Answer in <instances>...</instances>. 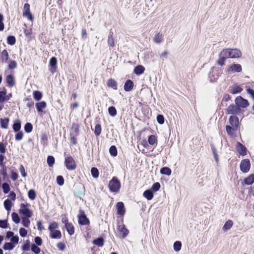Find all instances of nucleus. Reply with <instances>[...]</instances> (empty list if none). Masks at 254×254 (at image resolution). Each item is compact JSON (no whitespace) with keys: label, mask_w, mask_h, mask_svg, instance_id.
<instances>
[{"label":"nucleus","mask_w":254,"mask_h":254,"mask_svg":"<svg viewBox=\"0 0 254 254\" xmlns=\"http://www.w3.org/2000/svg\"><path fill=\"white\" fill-rule=\"evenodd\" d=\"M145 68L141 65H139L134 68V72L137 75L141 74L144 72Z\"/></svg>","instance_id":"obj_21"},{"label":"nucleus","mask_w":254,"mask_h":254,"mask_svg":"<svg viewBox=\"0 0 254 254\" xmlns=\"http://www.w3.org/2000/svg\"><path fill=\"white\" fill-rule=\"evenodd\" d=\"M59 227L58 224L54 222L50 223L49 226V230L50 231V237L52 239H61L62 234L59 230H56Z\"/></svg>","instance_id":"obj_2"},{"label":"nucleus","mask_w":254,"mask_h":254,"mask_svg":"<svg viewBox=\"0 0 254 254\" xmlns=\"http://www.w3.org/2000/svg\"><path fill=\"white\" fill-rule=\"evenodd\" d=\"M91 173L93 177L95 178H97L99 176V171L96 168H92L91 170Z\"/></svg>","instance_id":"obj_50"},{"label":"nucleus","mask_w":254,"mask_h":254,"mask_svg":"<svg viewBox=\"0 0 254 254\" xmlns=\"http://www.w3.org/2000/svg\"><path fill=\"white\" fill-rule=\"evenodd\" d=\"M23 137V133L22 131H18V132L15 134V139L17 141H19L22 139Z\"/></svg>","instance_id":"obj_57"},{"label":"nucleus","mask_w":254,"mask_h":254,"mask_svg":"<svg viewBox=\"0 0 254 254\" xmlns=\"http://www.w3.org/2000/svg\"><path fill=\"white\" fill-rule=\"evenodd\" d=\"M22 223L24 226L27 227L29 226L30 223V220L28 217H23L22 218Z\"/></svg>","instance_id":"obj_51"},{"label":"nucleus","mask_w":254,"mask_h":254,"mask_svg":"<svg viewBox=\"0 0 254 254\" xmlns=\"http://www.w3.org/2000/svg\"><path fill=\"white\" fill-rule=\"evenodd\" d=\"M27 234V231L25 229L23 228H21L20 229L19 234L21 237H25L26 236Z\"/></svg>","instance_id":"obj_62"},{"label":"nucleus","mask_w":254,"mask_h":254,"mask_svg":"<svg viewBox=\"0 0 254 254\" xmlns=\"http://www.w3.org/2000/svg\"><path fill=\"white\" fill-rule=\"evenodd\" d=\"M57 182L59 185H63L64 184V178L62 176H58L57 178Z\"/></svg>","instance_id":"obj_55"},{"label":"nucleus","mask_w":254,"mask_h":254,"mask_svg":"<svg viewBox=\"0 0 254 254\" xmlns=\"http://www.w3.org/2000/svg\"><path fill=\"white\" fill-rule=\"evenodd\" d=\"M19 212L25 216L24 217L30 218L32 215V211L27 208H24L23 209H20Z\"/></svg>","instance_id":"obj_16"},{"label":"nucleus","mask_w":254,"mask_h":254,"mask_svg":"<svg viewBox=\"0 0 254 254\" xmlns=\"http://www.w3.org/2000/svg\"><path fill=\"white\" fill-rule=\"evenodd\" d=\"M109 152L113 156H116L117 155V150L115 146L112 145L110 147Z\"/></svg>","instance_id":"obj_43"},{"label":"nucleus","mask_w":254,"mask_h":254,"mask_svg":"<svg viewBox=\"0 0 254 254\" xmlns=\"http://www.w3.org/2000/svg\"><path fill=\"white\" fill-rule=\"evenodd\" d=\"M229 123L233 127L237 128L239 126V119L236 116H231L229 118Z\"/></svg>","instance_id":"obj_15"},{"label":"nucleus","mask_w":254,"mask_h":254,"mask_svg":"<svg viewBox=\"0 0 254 254\" xmlns=\"http://www.w3.org/2000/svg\"><path fill=\"white\" fill-rule=\"evenodd\" d=\"M108 44L109 46L112 47H114L115 46V40L113 38V32L111 31H110L108 35Z\"/></svg>","instance_id":"obj_19"},{"label":"nucleus","mask_w":254,"mask_h":254,"mask_svg":"<svg viewBox=\"0 0 254 254\" xmlns=\"http://www.w3.org/2000/svg\"><path fill=\"white\" fill-rule=\"evenodd\" d=\"M220 72L218 70H212L210 72L209 76L211 78V81H215L219 77Z\"/></svg>","instance_id":"obj_17"},{"label":"nucleus","mask_w":254,"mask_h":254,"mask_svg":"<svg viewBox=\"0 0 254 254\" xmlns=\"http://www.w3.org/2000/svg\"><path fill=\"white\" fill-rule=\"evenodd\" d=\"M6 152V145L2 142L0 143V152L4 154Z\"/></svg>","instance_id":"obj_60"},{"label":"nucleus","mask_w":254,"mask_h":254,"mask_svg":"<svg viewBox=\"0 0 254 254\" xmlns=\"http://www.w3.org/2000/svg\"><path fill=\"white\" fill-rule=\"evenodd\" d=\"M143 196L148 200H151L153 197V194L151 190H148L143 192Z\"/></svg>","instance_id":"obj_30"},{"label":"nucleus","mask_w":254,"mask_h":254,"mask_svg":"<svg viewBox=\"0 0 254 254\" xmlns=\"http://www.w3.org/2000/svg\"><path fill=\"white\" fill-rule=\"evenodd\" d=\"M227 113L232 115H239L243 112V110L240 108L237 104H231L226 109Z\"/></svg>","instance_id":"obj_4"},{"label":"nucleus","mask_w":254,"mask_h":254,"mask_svg":"<svg viewBox=\"0 0 254 254\" xmlns=\"http://www.w3.org/2000/svg\"><path fill=\"white\" fill-rule=\"evenodd\" d=\"M11 204H12V203H11V201L8 199H6L4 202V208L7 211H9L10 210L11 207Z\"/></svg>","instance_id":"obj_38"},{"label":"nucleus","mask_w":254,"mask_h":254,"mask_svg":"<svg viewBox=\"0 0 254 254\" xmlns=\"http://www.w3.org/2000/svg\"><path fill=\"white\" fill-rule=\"evenodd\" d=\"M241 52L237 49H225L223 50L219 55V59L217 61L218 65L223 66L228 58H237L241 56Z\"/></svg>","instance_id":"obj_1"},{"label":"nucleus","mask_w":254,"mask_h":254,"mask_svg":"<svg viewBox=\"0 0 254 254\" xmlns=\"http://www.w3.org/2000/svg\"><path fill=\"white\" fill-rule=\"evenodd\" d=\"M160 188V185L159 183H154L151 188V189L153 190L154 191H156L158 190Z\"/></svg>","instance_id":"obj_58"},{"label":"nucleus","mask_w":254,"mask_h":254,"mask_svg":"<svg viewBox=\"0 0 254 254\" xmlns=\"http://www.w3.org/2000/svg\"><path fill=\"white\" fill-rule=\"evenodd\" d=\"M116 208L117 209V214L121 215L124 216L126 212V209L124 206V204L122 202H118L116 205Z\"/></svg>","instance_id":"obj_12"},{"label":"nucleus","mask_w":254,"mask_h":254,"mask_svg":"<svg viewBox=\"0 0 254 254\" xmlns=\"http://www.w3.org/2000/svg\"><path fill=\"white\" fill-rule=\"evenodd\" d=\"M118 230L120 237L123 239L125 238L127 236L129 232L128 230L122 223L118 224Z\"/></svg>","instance_id":"obj_8"},{"label":"nucleus","mask_w":254,"mask_h":254,"mask_svg":"<svg viewBox=\"0 0 254 254\" xmlns=\"http://www.w3.org/2000/svg\"><path fill=\"white\" fill-rule=\"evenodd\" d=\"M242 70V68L240 64H232L227 69V71L235 72H240Z\"/></svg>","instance_id":"obj_13"},{"label":"nucleus","mask_w":254,"mask_h":254,"mask_svg":"<svg viewBox=\"0 0 254 254\" xmlns=\"http://www.w3.org/2000/svg\"><path fill=\"white\" fill-rule=\"evenodd\" d=\"M42 97V93L38 91H35L33 92V97L37 101L40 100Z\"/></svg>","instance_id":"obj_39"},{"label":"nucleus","mask_w":254,"mask_h":254,"mask_svg":"<svg viewBox=\"0 0 254 254\" xmlns=\"http://www.w3.org/2000/svg\"><path fill=\"white\" fill-rule=\"evenodd\" d=\"M182 244L180 241H176L174 244V249L176 252H179L181 249Z\"/></svg>","instance_id":"obj_40"},{"label":"nucleus","mask_w":254,"mask_h":254,"mask_svg":"<svg viewBox=\"0 0 254 254\" xmlns=\"http://www.w3.org/2000/svg\"><path fill=\"white\" fill-rule=\"evenodd\" d=\"M10 241L14 245L17 244L19 241V237L17 236H13L11 238Z\"/></svg>","instance_id":"obj_61"},{"label":"nucleus","mask_w":254,"mask_h":254,"mask_svg":"<svg viewBox=\"0 0 254 254\" xmlns=\"http://www.w3.org/2000/svg\"><path fill=\"white\" fill-rule=\"evenodd\" d=\"M101 132V127L100 124H97L95 127L94 133L96 136H99Z\"/></svg>","instance_id":"obj_44"},{"label":"nucleus","mask_w":254,"mask_h":254,"mask_svg":"<svg viewBox=\"0 0 254 254\" xmlns=\"http://www.w3.org/2000/svg\"><path fill=\"white\" fill-rule=\"evenodd\" d=\"M15 247V245L12 243H5L3 248L5 250H12Z\"/></svg>","instance_id":"obj_34"},{"label":"nucleus","mask_w":254,"mask_h":254,"mask_svg":"<svg viewBox=\"0 0 254 254\" xmlns=\"http://www.w3.org/2000/svg\"><path fill=\"white\" fill-rule=\"evenodd\" d=\"M31 250L36 254H38L40 252V248L35 244L32 245Z\"/></svg>","instance_id":"obj_56"},{"label":"nucleus","mask_w":254,"mask_h":254,"mask_svg":"<svg viewBox=\"0 0 254 254\" xmlns=\"http://www.w3.org/2000/svg\"><path fill=\"white\" fill-rule=\"evenodd\" d=\"M55 163V158L52 156H49L47 158V163L50 167H52Z\"/></svg>","instance_id":"obj_45"},{"label":"nucleus","mask_w":254,"mask_h":254,"mask_svg":"<svg viewBox=\"0 0 254 254\" xmlns=\"http://www.w3.org/2000/svg\"><path fill=\"white\" fill-rule=\"evenodd\" d=\"M235 103L241 109L247 108L249 103L247 100L242 98L241 96H238L236 98Z\"/></svg>","instance_id":"obj_7"},{"label":"nucleus","mask_w":254,"mask_h":254,"mask_svg":"<svg viewBox=\"0 0 254 254\" xmlns=\"http://www.w3.org/2000/svg\"><path fill=\"white\" fill-rule=\"evenodd\" d=\"M108 112L112 117H115L117 115V110L113 106H111L108 108Z\"/></svg>","instance_id":"obj_37"},{"label":"nucleus","mask_w":254,"mask_h":254,"mask_svg":"<svg viewBox=\"0 0 254 254\" xmlns=\"http://www.w3.org/2000/svg\"><path fill=\"white\" fill-rule=\"evenodd\" d=\"M28 195L29 198L31 200H34L36 196L35 190H29L28 192Z\"/></svg>","instance_id":"obj_42"},{"label":"nucleus","mask_w":254,"mask_h":254,"mask_svg":"<svg viewBox=\"0 0 254 254\" xmlns=\"http://www.w3.org/2000/svg\"><path fill=\"white\" fill-rule=\"evenodd\" d=\"M148 142L151 145H154L157 143V139L155 135H152L149 136Z\"/></svg>","instance_id":"obj_36"},{"label":"nucleus","mask_w":254,"mask_h":254,"mask_svg":"<svg viewBox=\"0 0 254 254\" xmlns=\"http://www.w3.org/2000/svg\"><path fill=\"white\" fill-rule=\"evenodd\" d=\"M4 159V156L2 155H0V165L3 169L4 171L6 170V167L5 166V163L3 162Z\"/></svg>","instance_id":"obj_54"},{"label":"nucleus","mask_w":254,"mask_h":254,"mask_svg":"<svg viewBox=\"0 0 254 254\" xmlns=\"http://www.w3.org/2000/svg\"><path fill=\"white\" fill-rule=\"evenodd\" d=\"M236 150L238 153L242 156H245L247 154V149L246 147L240 142H237L236 144Z\"/></svg>","instance_id":"obj_11"},{"label":"nucleus","mask_w":254,"mask_h":254,"mask_svg":"<svg viewBox=\"0 0 254 254\" xmlns=\"http://www.w3.org/2000/svg\"><path fill=\"white\" fill-rule=\"evenodd\" d=\"M251 163L248 159L243 160L240 163V169L243 173H247L249 171Z\"/></svg>","instance_id":"obj_9"},{"label":"nucleus","mask_w":254,"mask_h":254,"mask_svg":"<svg viewBox=\"0 0 254 254\" xmlns=\"http://www.w3.org/2000/svg\"><path fill=\"white\" fill-rule=\"evenodd\" d=\"M153 41L156 43H161L163 41L162 35L160 34L159 33L156 34L154 37Z\"/></svg>","instance_id":"obj_26"},{"label":"nucleus","mask_w":254,"mask_h":254,"mask_svg":"<svg viewBox=\"0 0 254 254\" xmlns=\"http://www.w3.org/2000/svg\"><path fill=\"white\" fill-rule=\"evenodd\" d=\"M1 58L2 62H6L8 58V54L7 51L6 50H4L1 55Z\"/></svg>","instance_id":"obj_33"},{"label":"nucleus","mask_w":254,"mask_h":254,"mask_svg":"<svg viewBox=\"0 0 254 254\" xmlns=\"http://www.w3.org/2000/svg\"><path fill=\"white\" fill-rule=\"evenodd\" d=\"M12 220L16 224L19 223L20 218L18 214L15 212H13L11 214Z\"/></svg>","instance_id":"obj_46"},{"label":"nucleus","mask_w":254,"mask_h":254,"mask_svg":"<svg viewBox=\"0 0 254 254\" xmlns=\"http://www.w3.org/2000/svg\"><path fill=\"white\" fill-rule=\"evenodd\" d=\"M107 84L108 87L113 88L114 89H117V83L114 79H109L107 81Z\"/></svg>","instance_id":"obj_24"},{"label":"nucleus","mask_w":254,"mask_h":254,"mask_svg":"<svg viewBox=\"0 0 254 254\" xmlns=\"http://www.w3.org/2000/svg\"><path fill=\"white\" fill-rule=\"evenodd\" d=\"M6 82L8 86L12 87L14 85V80L11 75H9L6 77Z\"/></svg>","instance_id":"obj_31"},{"label":"nucleus","mask_w":254,"mask_h":254,"mask_svg":"<svg viewBox=\"0 0 254 254\" xmlns=\"http://www.w3.org/2000/svg\"><path fill=\"white\" fill-rule=\"evenodd\" d=\"M93 244L99 247H102L104 245V240L101 238H99L93 241Z\"/></svg>","instance_id":"obj_35"},{"label":"nucleus","mask_w":254,"mask_h":254,"mask_svg":"<svg viewBox=\"0 0 254 254\" xmlns=\"http://www.w3.org/2000/svg\"><path fill=\"white\" fill-rule=\"evenodd\" d=\"M157 120L159 124H163L164 122V118L162 115H158L157 117Z\"/></svg>","instance_id":"obj_59"},{"label":"nucleus","mask_w":254,"mask_h":254,"mask_svg":"<svg viewBox=\"0 0 254 254\" xmlns=\"http://www.w3.org/2000/svg\"><path fill=\"white\" fill-rule=\"evenodd\" d=\"M226 129L227 132L229 134H230V135L233 134L234 133V130H235L237 129V128H236L235 127H232L229 126H227L226 127Z\"/></svg>","instance_id":"obj_53"},{"label":"nucleus","mask_w":254,"mask_h":254,"mask_svg":"<svg viewBox=\"0 0 254 254\" xmlns=\"http://www.w3.org/2000/svg\"><path fill=\"white\" fill-rule=\"evenodd\" d=\"M244 182L246 185H252L254 182V174H252L245 179L244 180Z\"/></svg>","instance_id":"obj_27"},{"label":"nucleus","mask_w":254,"mask_h":254,"mask_svg":"<svg viewBox=\"0 0 254 254\" xmlns=\"http://www.w3.org/2000/svg\"><path fill=\"white\" fill-rule=\"evenodd\" d=\"M79 126L77 124L72 125L70 135H77L78 134Z\"/></svg>","instance_id":"obj_22"},{"label":"nucleus","mask_w":254,"mask_h":254,"mask_svg":"<svg viewBox=\"0 0 254 254\" xmlns=\"http://www.w3.org/2000/svg\"><path fill=\"white\" fill-rule=\"evenodd\" d=\"M171 170L168 167H163L160 170V173L163 175L169 176L171 174Z\"/></svg>","instance_id":"obj_32"},{"label":"nucleus","mask_w":254,"mask_h":254,"mask_svg":"<svg viewBox=\"0 0 254 254\" xmlns=\"http://www.w3.org/2000/svg\"><path fill=\"white\" fill-rule=\"evenodd\" d=\"M65 165L67 169L69 170H73L76 168V164L73 158L69 156L65 158Z\"/></svg>","instance_id":"obj_6"},{"label":"nucleus","mask_w":254,"mask_h":254,"mask_svg":"<svg viewBox=\"0 0 254 254\" xmlns=\"http://www.w3.org/2000/svg\"><path fill=\"white\" fill-rule=\"evenodd\" d=\"M12 128L15 132H18L21 128V123L19 120L15 121L12 126Z\"/></svg>","instance_id":"obj_25"},{"label":"nucleus","mask_w":254,"mask_h":254,"mask_svg":"<svg viewBox=\"0 0 254 254\" xmlns=\"http://www.w3.org/2000/svg\"><path fill=\"white\" fill-rule=\"evenodd\" d=\"M65 228L70 235H72L74 234V229L73 225L71 223L66 224L65 225Z\"/></svg>","instance_id":"obj_29"},{"label":"nucleus","mask_w":254,"mask_h":254,"mask_svg":"<svg viewBox=\"0 0 254 254\" xmlns=\"http://www.w3.org/2000/svg\"><path fill=\"white\" fill-rule=\"evenodd\" d=\"M33 126L30 123H27L25 125L24 130L26 132L29 133L32 131Z\"/></svg>","instance_id":"obj_41"},{"label":"nucleus","mask_w":254,"mask_h":254,"mask_svg":"<svg viewBox=\"0 0 254 254\" xmlns=\"http://www.w3.org/2000/svg\"><path fill=\"white\" fill-rule=\"evenodd\" d=\"M23 16L27 17L29 20L32 21L33 17L30 11V5L28 3H25L24 5L23 10Z\"/></svg>","instance_id":"obj_10"},{"label":"nucleus","mask_w":254,"mask_h":254,"mask_svg":"<svg viewBox=\"0 0 254 254\" xmlns=\"http://www.w3.org/2000/svg\"><path fill=\"white\" fill-rule=\"evenodd\" d=\"M233 223L232 221L231 220H228L226 221V222L225 223L224 225L223 226L222 229L224 231H227L230 230L231 227L233 226Z\"/></svg>","instance_id":"obj_28"},{"label":"nucleus","mask_w":254,"mask_h":254,"mask_svg":"<svg viewBox=\"0 0 254 254\" xmlns=\"http://www.w3.org/2000/svg\"><path fill=\"white\" fill-rule=\"evenodd\" d=\"M57 60L55 57H52L50 61V64L52 67H56L57 65Z\"/></svg>","instance_id":"obj_52"},{"label":"nucleus","mask_w":254,"mask_h":254,"mask_svg":"<svg viewBox=\"0 0 254 254\" xmlns=\"http://www.w3.org/2000/svg\"><path fill=\"white\" fill-rule=\"evenodd\" d=\"M6 92L5 90L0 92V102H3L6 101Z\"/></svg>","instance_id":"obj_47"},{"label":"nucleus","mask_w":254,"mask_h":254,"mask_svg":"<svg viewBox=\"0 0 254 254\" xmlns=\"http://www.w3.org/2000/svg\"><path fill=\"white\" fill-rule=\"evenodd\" d=\"M34 241H35V243L38 246H41L42 245V239H41V238L40 237H36L35 238Z\"/></svg>","instance_id":"obj_64"},{"label":"nucleus","mask_w":254,"mask_h":254,"mask_svg":"<svg viewBox=\"0 0 254 254\" xmlns=\"http://www.w3.org/2000/svg\"><path fill=\"white\" fill-rule=\"evenodd\" d=\"M108 187L112 192H118L121 187L120 182L116 177H113L109 182Z\"/></svg>","instance_id":"obj_3"},{"label":"nucleus","mask_w":254,"mask_h":254,"mask_svg":"<svg viewBox=\"0 0 254 254\" xmlns=\"http://www.w3.org/2000/svg\"><path fill=\"white\" fill-rule=\"evenodd\" d=\"M2 189H3V192L5 194L7 193L9 191V190H10L9 186L6 183H3L2 184Z\"/></svg>","instance_id":"obj_49"},{"label":"nucleus","mask_w":254,"mask_h":254,"mask_svg":"<svg viewBox=\"0 0 254 254\" xmlns=\"http://www.w3.org/2000/svg\"><path fill=\"white\" fill-rule=\"evenodd\" d=\"M242 90V88L237 84H234L230 87V92L233 94L239 93Z\"/></svg>","instance_id":"obj_14"},{"label":"nucleus","mask_w":254,"mask_h":254,"mask_svg":"<svg viewBox=\"0 0 254 254\" xmlns=\"http://www.w3.org/2000/svg\"><path fill=\"white\" fill-rule=\"evenodd\" d=\"M46 103L44 101H42L36 104L37 110L39 112H43V110L46 107Z\"/></svg>","instance_id":"obj_20"},{"label":"nucleus","mask_w":254,"mask_h":254,"mask_svg":"<svg viewBox=\"0 0 254 254\" xmlns=\"http://www.w3.org/2000/svg\"><path fill=\"white\" fill-rule=\"evenodd\" d=\"M9 121L8 118H1L0 119V126L2 128H7L8 127V125Z\"/></svg>","instance_id":"obj_23"},{"label":"nucleus","mask_w":254,"mask_h":254,"mask_svg":"<svg viewBox=\"0 0 254 254\" xmlns=\"http://www.w3.org/2000/svg\"><path fill=\"white\" fill-rule=\"evenodd\" d=\"M17 64L14 61H10L8 65L9 68L11 69L15 68Z\"/></svg>","instance_id":"obj_63"},{"label":"nucleus","mask_w":254,"mask_h":254,"mask_svg":"<svg viewBox=\"0 0 254 254\" xmlns=\"http://www.w3.org/2000/svg\"><path fill=\"white\" fill-rule=\"evenodd\" d=\"M7 43L13 45L15 43V38L13 36H8L7 38Z\"/></svg>","instance_id":"obj_48"},{"label":"nucleus","mask_w":254,"mask_h":254,"mask_svg":"<svg viewBox=\"0 0 254 254\" xmlns=\"http://www.w3.org/2000/svg\"><path fill=\"white\" fill-rule=\"evenodd\" d=\"M77 217L78 223L80 225H86L89 224V220L83 211L80 210Z\"/></svg>","instance_id":"obj_5"},{"label":"nucleus","mask_w":254,"mask_h":254,"mask_svg":"<svg viewBox=\"0 0 254 254\" xmlns=\"http://www.w3.org/2000/svg\"><path fill=\"white\" fill-rule=\"evenodd\" d=\"M133 86V82L130 80H127L124 85V90L126 91H129L132 90Z\"/></svg>","instance_id":"obj_18"}]
</instances>
